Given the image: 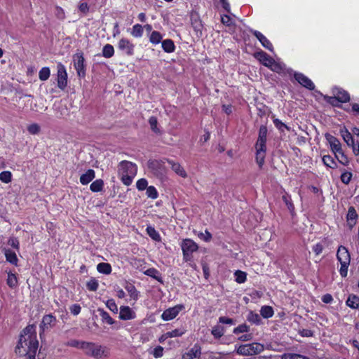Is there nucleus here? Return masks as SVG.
Masks as SVG:
<instances>
[{"label": "nucleus", "instance_id": "1", "mask_svg": "<svg viewBox=\"0 0 359 359\" xmlns=\"http://www.w3.org/2000/svg\"><path fill=\"white\" fill-rule=\"evenodd\" d=\"M38 346L36 327L29 325L22 331L15 351L18 356L25 359H36Z\"/></svg>", "mask_w": 359, "mask_h": 359}, {"label": "nucleus", "instance_id": "2", "mask_svg": "<svg viewBox=\"0 0 359 359\" xmlns=\"http://www.w3.org/2000/svg\"><path fill=\"white\" fill-rule=\"evenodd\" d=\"M137 172V167L136 164L123 161L118 165V174L121 176V180L126 186H129L132 184L134 177Z\"/></svg>", "mask_w": 359, "mask_h": 359}, {"label": "nucleus", "instance_id": "3", "mask_svg": "<svg viewBox=\"0 0 359 359\" xmlns=\"http://www.w3.org/2000/svg\"><path fill=\"white\" fill-rule=\"evenodd\" d=\"M83 350L88 355L93 356L97 359H103L109 355V348L92 343L87 342V344H83Z\"/></svg>", "mask_w": 359, "mask_h": 359}, {"label": "nucleus", "instance_id": "4", "mask_svg": "<svg viewBox=\"0 0 359 359\" xmlns=\"http://www.w3.org/2000/svg\"><path fill=\"white\" fill-rule=\"evenodd\" d=\"M337 257L341 264L339 269L340 275L342 277H346L348 273V268L351 261L350 254L347 248L342 245L339 246L337 250Z\"/></svg>", "mask_w": 359, "mask_h": 359}, {"label": "nucleus", "instance_id": "5", "mask_svg": "<svg viewBox=\"0 0 359 359\" xmlns=\"http://www.w3.org/2000/svg\"><path fill=\"white\" fill-rule=\"evenodd\" d=\"M264 345L259 343H252L238 346L236 351L238 355L249 356L257 355L264 351Z\"/></svg>", "mask_w": 359, "mask_h": 359}, {"label": "nucleus", "instance_id": "6", "mask_svg": "<svg viewBox=\"0 0 359 359\" xmlns=\"http://www.w3.org/2000/svg\"><path fill=\"white\" fill-rule=\"evenodd\" d=\"M181 248L184 259L187 262L191 259L192 253L198 250V246L193 240L187 238L182 241Z\"/></svg>", "mask_w": 359, "mask_h": 359}, {"label": "nucleus", "instance_id": "7", "mask_svg": "<svg viewBox=\"0 0 359 359\" xmlns=\"http://www.w3.org/2000/svg\"><path fill=\"white\" fill-rule=\"evenodd\" d=\"M84 62L85 60L82 52L79 51L73 55L74 67L79 77H84L86 75Z\"/></svg>", "mask_w": 359, "mask_h": 359}, {"label": "nucleus", "instance_id": "8", "mask_svg": "<svg viewBox=\"0 0 359 359\" xmlns=\"http://www.w3.org/2000/svg\"><path fill=\"white\" fill-rule=\"evenodd\" d=\"M148 167L154 175L158 177L164 176L165 168L163 161L152 160L148 163Z\"/></svg>", "mask_w": 359, "mask_h": 359}, {"label": "nucleus", "instance_id": "9", "mask_svg": "<svg viewBox=\"0 0 359 359\" xmlns=\"http://www.w3.org/2000/svg\"><path fill=\"white\" fill-rule=\"evenodd\" d=\"M184 309V306L182 304H178L173 307H170L163 312L161 318L165 321L171 320L174 319Z\"/></svg>", "mask_w": 359, "mask_h": 359}, {"label": "nucleus", "instance_id": "10", "mask_svg": "<svg viewBox=\"0 0 359 359\" xmlns=\"http://www.w3.org/2000/svg\"><path fill=\"white\" fill-rule=\"evenodd\" d=\"M67 86V73L65 66L62 64L57 65V86L64 90Z\"/></svg>", "mask_w": 359, "mask_h": 359}, {"label": "nucleus", "instance_id": "11", "mask_svg": "<svg viewBox=\"0 0 359 359\" xmlns=\"http://www.w3.org/2000/svg\"><path fill=\"white\" fill-rule=\"evenodd\" d=\"M201 348L199 344H195L182 354V359H201Z\"/></svg>", "mask_w": 359, "mask_h": 359}, {"label": "nucleus", "instance_id": "12", "mask_svg": "<svg viewBox=\"0 0 359 359\" xmlns=\"http://www.w3.org/2000/svg\"><path fill=\"white\" fill-rule=\"evenodd\" d=\"M118 318L123 320H133L136 318V313L128 306L120 307Z\"/></svg>", "mask_w": 359, "mask_h": 359}, {"label": "nucleus", "instance_id": "13", "mask_svg": "<svg viewBox=\"0 0 359 359\" xmlns=\"http://www.w3.org/2000/svg\"><path fill=\"white\" fill-rule=\"evenodd\" d=\"M325 138L328 142L331 151L334 153V154L342 151L341 144L337 137L330 134H326Z\"/></svg>", "mask_w": 359, "mask_h": 359}, {"label": "nucleus", "instance_id": "14", "mask_svg": "<svg viewBox=\"0 0 359 359\" xmlns=\"http://www.w3.org/2000/svg\"><path fill=\"white\" fill-rule=\"evenodd\" d=\"M294 78L297 80V81L302 86H304L309 90L314 89V88H315L314 83L312 82V81L310 79H309L307 76H306L303 74L295 73Z\"/></svg>", "mask_w": 359, "mask_h": 359}, {"label": "nucleus", "instance_id": "15", "mask_svg": "<svg viewBox=\"0 0 359 359\" xmlns=\"http://www.w3.org/2000/svg\"><path fill=\"white\" fill-rule=\"evenodd\" d=\"M118 48L128 55L133 54L134 45L126 39H121L118 41Z\"/></svg>", "mask_w": 359, "mask_h": 359}, {"label": "nucleus", "instance_id": "16", "mask_svg": "<svg viewBox=\"0 0 359 359\" xmlns=\"http://www.w3.org/2000/svg\"><path fill=\"white\" fill-rule=\"evenodd\" d=\"M252 34L256 36V38L261 43L262 46L271 52L273 51V47L270 41L261 32L259 31L253 30L252 31Z\"/></svg>", "mask_w": 359, "mask_h": 359}, {"label": "nucleus", "instance_id": "17", "mask_svg": "<svg viewBox=\"0 0 359 359\" xmlns=\"http://www.w3.org/2000/svg\"><path fill=\"white\" fill-rule=\"evenodd\" d=\"M334 97H330V100L336 99L341 102H346L350 100L348 93L343 89L335 88L333 90Z\"/></svg>", "mask_w": 359, "mask_h": 359}, {"label": "nucleus", "instance_id": "18", "mask_svg": "<svg viewBox=\"0 0 359 359\" xmlns=\"http://www.w3.org/2000/svg\"><path fill=\"white\" fill-rule=\"evenodd\" d=\"M168 163L171 166L172 170L179 176L186 178L187 177V172L184 168L179 163L174 162L170 159H165Z\"/></svg>", "mask_w": 359, "mask_h": 359}, {"label": "nucleus", "instance_id": "19", "mask_svg": "<svg viewBox=\"0 0 359 359\" xmlns=\"http://www.w3.org/2000/svg\"><path fill=\"white\" fill-rule=\"evenodd\" d=\"M255 57L259 60L264 66L269 67L273 60L265 52L261 50L255 54Z\"/></svg>", "mask_w": 359, "mask_h": 359}, {"label": "nucleus", "instance_id": "20", "mask_svg": "<svg viewBox=\"0 0 359 359\" xmlns=\"http://www.w3.org/2000/svg\"><path fill=\"white\" fill-rule=\"evenodd\" d=\"M191 26L196 32L197 37H201L203 34V25L202 21L198 18H191Z\"/></svg>", "mask_w": 359, "mask_h": 359}, {"label": "nucleus", "instance_id": "21", "mask_svg": "<svg viewBox=\"0 0 359 359\" xmlns=\"http://www.w3.org/2000/svg\"><path fill=\"white\" fill-rule=\"evenodd\" d=\"M358 215L353 207H350L347 214V224L352 229L356 224Z\"/></svg>", "mask_w": 359, "mask_h": 359}, {"label": "nucleus", "instance_id": "22", "mask_svg": "<svg viewBox=\"0 0 359 359\" xmlns=\"http://www.w3.org/2000/svg\"><path fill=\"white\" fill-rule=\"evenodd\" d=\"M95 171L92 169H89L85 173L81 175L80 177V182L83 185L88 184L95 178Z\"/></svg>", "mask_w": 359, "mask_h": 359}, {"label": "nucleus", "instance_id": "23", "mask_svg": "<svg viewBox=\"0 0 359 359\" xmlns=\"http://www.w3.org/2000/svg\"><path fill=\"white\" fill-rule=\"evenodd\" d=\"M55 322V318L52 315H46L43 317L42 322L41 323V328L44 331L48 329Z\"/></svg>", "mask_w": 359, "mask_h": 359}, {"label": "nucleus", "instance_id": "24", "mask_svg": "<svg viewBox=\"0 0 359 359\" xmlns=\"http://www.w3.org/2000/svg\"><path fill=\"white\" fill-rule=\"evenodd\" d=\"M340 134L343 137L344 142L347 144L348 146L353 145L354 143L353 138L352 137V134L348 130V129L345 127L340 129Z\"/></svg>", "mask_w": 359, "mask_h": 359}, {"label": "nucleus", "instance_id": "25", "mask_svg": "<svg viewBox=\"0 0 359 359\" xmlns=\"http://www.w3.org/2000/svg\"><path fill=\"white\" fill-rule=\"evenodd\" d=\"M324 165L330 168L335 169L337 168V164L334 158L330 155H324L322 158Z\"/></svg>", "mask_w": 359, "mask_h": 359}, {"label": "nucleus", "instance_id": "26", "mask_svg": "<svg viewBox=\"0 0 359 359\" xmlns=\"http://www.w3.org/2000/svg\"><path fill=\"white\" fill-rule=\"evenodd\" d=\"M144 27L140 24H135L133 26L130 33L135 38H140L142 36Z\"/></svg>", "mask_w": 359, "mask_h": 359}, {"label": "nucleus", "instance_id": "27", "mask_svg": "<svg viewBox=\"0 0 359 359\" xmlns=\"http://www.w3.org/2000/svg\"><path fill=\"white\" fill-rule=\"evenodd\" d=\"M162 48L166 53H172L175 51V46L171 39H165L162 41Z\"/></svg>", "mask_w": 359, "mask_h": 359}, {"label": "nucleus", "instance_id": "28", "mask_svg": "<svg viewBox=\"0 0 359 359\" xmlns=\"http://www.w3.org/2000/svg\"><path fill=\"white\" fill-rule=\"evenodd\" d=\"M269 68H270L273 72L280 73L285 69V65L273 59Z\"/></svg>", "mask_w": 359, "mask_h": 359}, {"label": "nucleus", "instance_id": "29", "mask_svg": "<svg viewBox=\"0 0 359 359\" xmlns=\"http://www.w3.org/2000/svg\"><path fill=\"white\" fill-rule=\"evenodd\" d=\"M97 311L100 316H101L103 322L107 323L108 325H113L114 323V320L109 316V314L104 309H98Z\"/></svg>", "mask_w": 359, "mask_h": 359}, {"label": "nucleus", "instance_id": "30", "mask_svg": "<svg viewBox=\"0 0 359 359\" xmlns=\"http://www.w3.org/2000/svg\"><path fill=\"white\" fill-rule=\"evenodd\" d=\"M163 39V35L157 31H153L151 32L149 36V41L154 44H158Z\"/></svg>", "mask_w": 359, "mask_h": 359}, {"label": "nucleus", "instance_id": "31", "mask_svg": "<svg viewBox=\"0 0 359 359\" xmlns=\"http://www.w3.org/2000/svg\"><path fill=\"white\" fill-rule=\"evenodd\" d=\"M97 270L104 274H109L111 272V266L108 263H100L97 265Z\"/></svg>", "mask_w": 359, "mask_h": 359}, {"label": "nucleus", "instance_id": "32", "mask_svg": "<svg viewBox=\"0 0 359 359\" xmlns=\"http://www.w3.org/2000/svg\"><path fill=\"white\" fill-rule=\"evenodd\" d=\"M126 290L129 294L131 299L136 301L138 298V292L135 287V286L132 284H127L125 287Z\"/></svg>", "mask_w": 359, "mask_h": 359}, {"label": "nucleus", "instance_id": "33", "mask_svg": "<svg viewBox=\"0 0 359 359\" xmlns=\"http://www.w3.org/2000/svg\"><path fill=\"white\" fill-rule=\"evenodd\" d=\"M335 158L337 161L343 165H348L349 163L348 158L344 154V151H341L334 154Z\"/></svg>", "mask_w": 359, "mask_h": 359}, {"label": "nucleus", "instance_id": "34", "mask_svg": "<svg viewBox=\"0 0 359 359\" xmlns=\"http://www.w3.org/2000/svg\"><path fill=\"white\" fill-rule=\"evenodd\" d=\"M260 314L264 318H269L273 315V310L271 306H264L261 308Z\"/></svg>", "mask_w": 359, "mask_h": 359}, {"label": "nucleus", "instance_id": "35", "mask_svg": "<svg viewBox=\"0 0 359 359\" xmlns=\"http://www.w3.org/2000/svg\"><path fill=\"white\" fill-rule=\"evenodd\" d=\"M224 332L225 330L224 327L221 325H215L212 327L211 333L215 338L219 339L224 335Z\"/></svg>", "mask_w": 359, "mask_h": 359}, {"label": "nucleus", "instance_id": "36", "mask_svg": "<svg viewBox=\"0 0 359 359\" xmlns=\"http://www.w3.org/2000/svg\"><path fill=\"white\" fill-rule=\"evenodd\" d=\"M346 305L352 309H356L359 306V297L355 295H350L346 301Z\"/></svg>", "mask_w": 359, "mask_h": 359}, {"label": "nucleus", "instance_id": "37", "mask_svg": "<svg viewBox=\"0 0 359 359\" xmlns=\"http://www.w3.org/2000/svg\"><path fill=\"white\" fill-rule=\"evenodd\" d=\"M104 182L102 180H96L90 186V189L93 192H99L102 190Z\"/></svg>", "mask_w": 359, "mask_h": 359}, {"label": "nucleus", "instance_id": "38", "mask_svg": "<svg viewBox=\"0 0 359 359\" xmlns=\"http://www.w3.org/2000/svg\"><path fill=\"white\" fill-rule=\"evenodd\" d=\"M247 320L249 322L252 323L256 325L260 324V323L262 321V319H261L259 315L253 311L249 312V313L248 314V316H247Z\"/></svg>", "mask_w": 359, "mask_h": 359}, {"label": "nucleus", "instance_id": "39", "mask_svg": "<svg viewBox=\"0 0 359 359\" xmlns=\"http://www.w3.org/2000/svg\"><path fill=\"white\" fill-rule=\"evenodd\" d=\"M5 256H6V260L8 262H10L13 264H15V265L17 264L18 258H17V256H16V254L15 252H13L10 250H6L5 251Z\"/></svg>", "mask_w": 359, "mask_h": 359}, {"label": "nucleus", "instance_id": "40", "mask_svg": "<svg viewBox=\"0 0 359 359\" xmlns=\"http://www.w3.org/2000/svg\"><path fill=\"white\" fill-rule=\"evenodd\" d=\"M6 283L11 288L16 287L18 286V278L16 275L12 273H8Z\"/></svg>", "mask_w": 359, "mask_h": 359}, {"label": "nucleus", "instance_id": "41", "mask_svg": "<svg viewBox=\"0 0 359 359\" xmlns=\"http://www.w3.org/2000/svg\"><path fill=\"white\" fill-rule=\"evenodd\" d=\"M147 233H148V235L154 241H159L161 240V236L160 234L158 233V232L157 231H156V229L151 226H149L147 227Z\"/></svg>", "mask_w": 359, "mask_h": 359}, {"label": "nucleus", "instance_id": "42", "mask_svg": "<svg viewBox=\"0 0 359 359\" xmlns=\"http://www.w3.org/2000/svg\"><path fill=\"white\" fill-rule=\"evenodd\" d=\"M235 280L238 283H243L246 281L247 274L245 272L237 270L234 273Z\"/></svg>", "mask_w": 359, "mask_h": 359}, {"label": "nucleus", "instance_id": "43", "mask_svg": "<svg viewBox=\"0 0 359 359\" xmlns=\"http://www.w3.org/2000/svg\"><path fill=\"white\" fill-rule=\"evenodd\" d=\"M114 49L110 44H107L103 47L102 55L106 58H109L114 55Z\"/></svg>", "mask_w": 359, "mask_h": 359}, {"label": "nucleus", "instance_id": "44", "mask_svg": "<svg viewBox=\"0 0 359 359\" xmlns=\"http://www.w3.org/2000/svg\"><path fill=\"white\" fill-rule=\"evenodd\" d=\"M50 75V71L48 67H43L39 72V78L41 81H46Z\"/></svg>", "mask_w": 359, "mask_h": 359}, {"label": "nucleus", "instance_id": "45", "mask_svg": "<svg viewBox=\"0 0 359 359\" xmlns=\"http://www.w3.org/2000/svg\"><path fill=\"white\" fill-rule=\"evenodd\" d=\"M146 190H147L146 194H147V197L152 198V199H156L158 198V191L154 186L147 187Z\"/></svg>", "mask_w": 359, "mask_h": 359}, {"label": "nucleus", "instance_id": "46", "mask_svg": "<svg viewBox=\"0 0 359 359\" xmlns=\"http://www.w3.org/2000/svg\"><path fill=\"white\" fill-rule=\"evenodd\" d=\"M186 332V330L184 328L175 329L170 332H167V336L169 338L178 337L182 336Z\"/></svg>", "mask_w": 359, "mask_h": 359}, {"label": "nucleus", "instance_id": "47", "mask_svg": "<svg viewBox=\"0 0 359 359\" xmlns=\"http://www.w3.org/2000/svg\"><path fill=\"white\" fill-rule=\"evenodd\" d=\"M0 180L8 184L12 180V173L10 171H3L0 173Z\"/></svg>", "mask_w": 359, "mask_h": 359}, {"label": "nucleus", "instance_id": "48", "mask_svg": "<svg viewBox=\"0 0 359 359\" xmlns=\"http://www.w3.org/2000/svg\"><path fill=\"white\" fill-rule=\"evenodd\" d=\"M98 282L95 278H90L86 283L88 290L90 291H96L98 288Z\"/></svg>", "mask_w": 359, "mask_h": 359}, {"label": "nucleus", "instance_id": "49", "mask_svg": "<svg viewBox=\"0 0 359 359\" xmlns=\"http://www.w3.org/2000/svg\"><path fill=\"white\" fill-rule=\"evenodd\" d=\"M106 306L113 313H118V306H117L115 301L113 299H108L106 302Z\"/></svg>", "mask_w": 359, "mask_h": 359}, {"label": "nucleus", "instance_id": "50", "mask_svg": "<svg viewBox=\"0 0 359 359\" xmlns=\"http://www.w3.org/2000/svg\"><path fill=\"white\" fill-rule=\"evenodd\" d=\"M250 330V327L248 325H247L245 323L241 324L238 325V327H235L233 329V332L236 334H240V333H244L248 332Z\"/></svg>", "mask_w": 359, "mask_h": 359}, {"label": "nucleus", "instance_id": "51", "mask_svg": "<svg viewBox=\"0 0 359 359\" xmlns=\"http://www.w3.org/2000/svg\"><path fill=\"white\" fill-rule=\"evenodd\" d=\"M148 187V182L144 178H141L136 182V187L139 191H144Z\"/></svg>", "mask_w": 359, "mask_h": 359}, {"label": "nucleus", "instance_id": "52", "mask_svg": "<svg viewBox=\"0 0 359 359\" xmlns=\"http://www.w3.org/2000/svg\"><path fill=\"white\" fill-rule=\"evenodd\" d=\"M265 154L266 152L256 151V161L260 168L264 165Z\"/></svg>", "mask_w": 359, "mask_h": 359}, {"label": "nucleus", "instance_id": "53", "mask_svg": "<svg viewBox=\"0 0 359 359\" xmlns=\"http://www.w3.org/2000/svg\"><path fill=\"white\" fill-rule=\"evenodd\" d=\"M149 123L150 125V127H151V129L154 132V133H158L159 132V129L157 127V125H158V121H157V118L155 117V116H151L149 119Z\"/></svg>", "mask_w": 359, "mask_h": 359}, {"label": "nucleus", "instance_id": "54", "mask_svg": "<svg viewBox=\"0 0 359 359\" xmlns=\"http://www.w3.org/2000/svg\"><path fill=\"white\" fill-rule=\"evenodd\" d=\"M282 359H309L302 355L296 353H285L283 355Z\"/></svg>", "mask_w": 359, "mask_h": 359}, {"label": "nucleus", "instance_id": "55", "mask_svg": "<svg viewBox=\"0 0 359 359\" xmlns=\"http://www.w3.org/2000/svg\"><path fill=\"white\" fill-rule=\"evenodd\" d=\"M351 178L352 173L351 172L344 171L341 175V180L345 184H348L351 182Z\"/></svg>", "mask_w": 359, "mask_h": 359}, {"label": "nucleus", "instance_id": "56", "mask_svg": "<svg viewBox=\"0 0 359 359\" xmlns=\"http://www.w3.org/2000/svg\"><path fill=\"white\" fill-rule=\"evenodd\" d=\"M256 151L266 152V141L257 140L255 144Z\"/></svg>", "mask_w": 359, "mask_h": 359}, {"label": "nucleus", "instance_id": "57", "mask_svg": "<svg viewBox=\"0 0 359 359\" xmlns=\"http://www.w3.org/2000/svg\"><path fill=\"white\" fill-rule=\"evenodd\" d=\"M267 129L265 126H261L259 130V137L257 140L266 141Z\"/></svg>", "mask_w": 359, "mask_h": 359}, {"label": "nucleus", "instance_id": "58", "mask_svg": "<svg viewBox=\"0 0 359 359\" xmlns=\"http://www.w3.org/2000/svg\"><path fill=\"white\" fill-rule=\"evenodd\" d=\"M27 130L30 134H38L40 131V126L37 123H32L27 127Z\"/></svg>", "mask_w": 359, "mask_h": 359}, {"label": "nucleus", "instance_id": "59", "mask_svg": "<svg viewBox=\"0 0 359 359\" xmlns=\"http://www.w3.org/2000/svg\"><path fill=\"white\" fill-rule=\"evenodd\" d=\"M154 358H159L163 355V348L161 346L155 347L152 351Z\"/></svg>", "mask_w": 359, "mask_h": 359}, {"label": "nucleus", "instance_id": "60", "mask_svg": "<svg viewBox=\"0 0 359 359\" xmlns=\"http://www.w3.org/2000/svg\"><path fill=\"white\" fill-rule=\"evenodd\" d=\"M198 236L199 238L205 242H209L212 238L211 233L208 231H205L204 233L200 232L199 233H198Z\"/></svg>", "mask_w": 359, "mask_h": 359}, {"label": "nucleus", "instance_id": "61", "mask_svg": "<svg viewBox=\"0 0 359 359\" xmlns=\"http://www.w3.org/2000/svg\"><path fill=\"white\" fill-rule=\"evenodd\" d=\"M221 21L226 26H231L233 24V19L228 15H223L221 17Z\"/></svg>", "mask_w": 359, "mask_h": 359}, {"label": "nucleus", "instance_id": "62", "mask_svg": "<svg viewBox=\"0 0 359 359\" xmlns=\"http://www.w3.org/2000/svg\"><path fill=\"white\" fill-rule=\"evenodd\" d=\"M323 248L321 243H318L313 246L312 250L316 255H318L323 252Z\"/></svg>", "mask_w": 359, "mask_h": 359}, {"label": "nucleus", "instance_id": "63", "mask_svg": "<svg viewBox=\"0 0 359 359\" xmlns=\"http://www.w3.org/2000/svg\"><path fill=\"white\" fill-rule=\"evenodd\" d=\"M273 123L276 126V127L278 128L280 130H283V128H286L288 130L287 126L278 118L273 120Z\"/></svg>", "mask_w": 359, "mask_h": 359}, {"label": "nucleus", "instance_id": "64", "mask_svg": "<svg viewBox=\"0 0 359 359\" xmlns=\"http://www.w3.org/2000/svg\"><path fill=\"white\" fill-rule=\"evenodd\" d=\"M69 310L73 315L76 316L81 312V308L79 304H73L70 306Z\"/></svg>", "mask_w": 359, "mask_h": 359}]
</instances>
